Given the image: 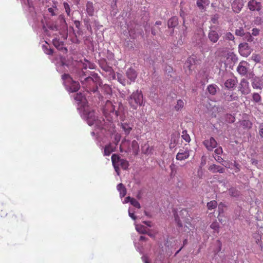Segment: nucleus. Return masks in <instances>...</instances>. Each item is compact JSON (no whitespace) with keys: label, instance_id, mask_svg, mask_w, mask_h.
<instances>
[{"label":"nucleus","instance_id":"1","mask_svg":"<svg viewBox=\"0 0 263 263\" xmlns=\"http://www.w3.org/2000/svg\"><path fill=\"white\" fill-rule=\"evenodd\" d=\"M74 99L78 103V109L81 117L86 121L89 126H95V129L91 132V135L92 136L96 135L99 141L100 139L102 138V135H104L106 132V129L104 128V119L102 117L99 118L95 116L93 110H91L87 105L86 98L82 93H77Z\"/></svg>","mask_w":263,"mask_h":263},{"label":"nucleus","instance_id":"2","mask_svg":"<svg viewBox=\"0 0 263 263\" xmlns=\"http://www.w3.org/2000/svg\"><path fill=\"white\" fill-rule=\"evenodd\" d=\"M94 67L93 63L85 60L83 64L82 69L78 73V77L86 91L95 92L98 89L97 85L101 86L100 79L98 74L87 70V68L92 69Z\"/></svg>","mask_w":263,"mask_h":263},{"label":"nucleus","instance_id":"3","mask_svg":"<svg viewBox=\"0 0 263 263\" xmlns=\"http://www.w3.org/2000/svg\"><path fill=\"white\" fill-rule=\"evenodd\" d=\"M24 10L28 13L29 18L32 19L35 24L42 20L41 13L36 12L31 0H21Z\"/></svg>","mask_w":263,"mask_h":263},{"label":"nucleus","instance_id":"4","mask_svg":"<svg viewBox=\"0 0 263 263\" xmlns=\"http://www.w3.org/2000/svg\"><path fill=\"white\" fill-rule=\"evenodd\" d=\"M188 213L187 211L185 209H182L179 212V213L175 212L174 213L175 220L177 224V226L179 228L183 227V223H185L186 224L185 225L183 228L184 231H187V229L191 230V228H193L192 224L189 221V219L186 218Z\"/></svg>","mask_w":263,"mask_h":263},{"label":"nucleus","instance_id":"5","mask_svg":"<svg viewBox=\"0 0 263 263\" xmlns=\"http://www.w3.org/2000/svg\"><path fill=\"white\" fill-rule=\"evenodd\" d=\"M128 101L134 109H136L139 106L143 105V95L142 91L139 89L134 91L128 98Z\"/></svg>","mask_w":263,"mask_h":263},{"label":"nucleus","instance_id":"6","mask_svg":"<svg viewBox=\"0 0 263 263\" xmlns=\"http://www.w3.org/2000/svg\"><path fill=\"white\" fill-rule=\"evenodd\" d=\"M103 112L106 118H107V120L109 122L114 120L119 115L118 112L115 109V105L109 100L106 102L103 108Z\"/></svg>","mask_w":263,"mask_h":263},{"label":"nucleus","instance_id":"7","mask_svg":"<svg viewBox=\"0 0 263 263\" xmlns=\"http://www.w3.org/2000/svg\"><path fill=\"white\" fill-rule=\"evenodd\" d=\"M111 161L115 170L118 176L120 175V166L123 170H127L129 166L128 162L127 160L121 159L120 157L116 154H113L112 155Z\"/></svg>","mask_w":263,"mask_h":263},{"label":"nucleus","instance_id":"8","mask_svg":"<svg viewBox=\"0 0 263 263\" xmlns=\"http://www.w3.org/2000/svg\"><path fill=\"white\" fill-rule=\"evenodd\" d=\"M63 83L66 89L69 92H76L80 88L78 82L73 81L68 74H64L62 76Z\"/></svg>","mask_w":263,"mask_h":263},{"label":"nucleus","instance_id":"9","mask_svg":"<svg viewBox=\"0 0 263 263\" xmlns=\"http://www.w3.org/2000/svg\"><path fill=\"white\" fill-rule=\"evenodd\" d=\"M100 66L102 70L106 73L104 74L105 76L109 80L116 79V73L111 66L108 65L105 62H101Z\"/></svg>","mask_w":263,"mask_h":263},{"label":"nucleus","instance_id":"10","mask_svg":"<svg viewBox=\"0 0 263 263\" xmlns=\"http://www.w3.org/2000/svg\"><path fill=\"white\" fill-rule=\"evenodd\" d=\"M239 90L242 95H247L250 93L251 88L249 86V82L245 79H242L239 84L238 87Z\"/></svg>","mask_w":263,"mask_h":263},{"label":"nucleus","instance_id":"11","mask_svg":"<svg viewBox=\"0 0 263 263\" xmlns=\"http://www.w3.org/2000/svg\"><path fill=\"white\" fill-rule=\"evenodd\" d=\"M203 143L209 151H212L217 145V142L213 137L204 140Z\"/></svg>","mask_w":263,"mask_h":263},{"label":"nucleus","instance_id":"12","mask_svg":"<svg viewBox=\"0 0 263 263\" xmlns=\"http://www.w3.org/2000/svg\"><path fill=\"white\" fill-rule=\"evenodd\" d=\"M243 6V0H234L232 4V8L235 13H239Z\"/></svg>","mask_w":263,"mask_h":263},{"label":"nucleus","instance_id":"13","mask_svg":"<svg viewBox=\"0 0 263 263\" xmlns=\"http://www.w3.org/2000/svg\"><path fill=\"white\" fill-rule=\"evenodd\" d=\"M46 35L48 36L57 35L59 33L58 27L54 24H51L48 26V29H45Z\"/></svg>","mask_w":263,"mask_h":263},{"label":"nucleus","instance_id":"14","mask_svg":"<svg viewBox=\"0 0 263 263\" xmlns=\"http://www.w3.org/2000/svg\"><path fill=\"white\" fill-rule=\"evenodd\" d=\"M252 86L254 89H261L263 88V80L262 78L255 77L251 80Z\"/></svg>","mask_w":263,"mask_h":263},{"label":"nucleus","instance_id":"15","mask_svg":"<svg viewBox=\"0 0 263 263\" xmlns=\"http://www.w3.org/2000/svg\"><path fill=\"white\" fill-rule=\"evenodd\" d=\"M126 75L128 80L130 83L135 82L137 78V74L135 69L132 68H128L126 72Z\"/></svg>","mask_w":263,"mask_h":263},{"label":"nucleus","instance_id":"16","mask_svg":"<svg viewBox=\"0 0 263 263\" xmlns=\"http://www.w3.org/2000/svg\"><path fill=\"white\" fill-rule=\"evenodd\" d=\"M238 82L237 79L235 77L228 79L224 83V86L228 89H232L235 87Z\"/></svg>","mask_w":263,"mask_h":263},{"label":"nucleus","instance_id":"17","mask_svg":"<svg viewBox=\"0 0 263 263\" xmlns=\"http://www.w3.org/2000/svg\"><path fill=\"white\" fill-rule=\"evenodd\" d=\"M120 150L121 152H128L131 151L130 147V142L128 140L126 139H123L122 141L120 146Z\"/></svg>","mask_w":263,"mask_h":263},{"label":"nucleus","instance_id":"18","mask_svg":"<svg viewBox=\"0 0 263 263\" xmlns=\"http://www.w3.org/2000/svg\"><path fill=\"white\" fill-rule=\"evenodd\" d=\"M208 39L213 43H216L219 39V35L215 30H210L208 33Z\"/></svg>","mask_w":263,"mask_h":263},{"label":"nucleus","instance_id":"19","mask_svg":"<svg viewBox=\"0 0 263 263\" xmlns=\"http://www.w3.org/2000/svg\"><path fill=\"white\" fill-rule=\"evenodd\" d=\"M248 7L251 11H259L261 9V5L259 2H256L255 0L250 1L248 3Z\"/></svg>","mask_w":263,"mask_h":263},{"label":"nucleus","instance_id":"20","mask_svg":"<svg viewBox=\"0 0 263 263\" xmlns=\"http://www.w3.org/2000/svg\"><path fill=\"white\" fill-rule=\"evenodd\" d=\"M54 46L59 50L63 51L64 52H67V49L64 47V43L62 41H60L57 38H54L52 40Z\"/></svg>","mask_w":263,"mask_h":263},{"label":"nucleus","instance_id":"21","mask_svg":"<svg viewBox=\"0 0 263 263\" xmlns=\"http://www.w3.org/2000/svg\"><path fill=\"white\" fill-rule=\"evenodd\" d=\"M86 11L87 14L90 16H93L95 9L93 3L91 1H88L86 3Z\"/></svg>","mask_w":263,"mask_h":263},{"label":"nucleus","instance_id":"22","mask_svg":"<svg viewBox=\"0 0 263 263\" xmlns=\"http://www.w3.org/2000/svg\"><path fill=\"white\" fill-rule=\"evenodd\" d=\"M190 156L188 151L180 150L176 155V159L178 160H183L187 159Z\"/></svg>","mask_w":263,"mask_h":263},{"label":"nucleus","instance_id":"23","mask_svg":"<svg viewBox=\"0 0 263 263\" xmlns=\"http://www.w3.org/2000/svg\"><path fill=\"white\" fill-rule=\"evenodd\" d=\"M246 64L245 62H240L237 68V71L242 76L245 75L247 72V68L245 65Z\"/></svg>","mask_w":263,"mask_h":263},{"label":"nucleus","instance_id":"24","mask_svg":"<svg viewBox=\"0 0 263 263\" xmlns=\"http://www.w3.org/2000/svg\"><path fill=\"white\" fill-rule=\"evenodd\" d=\"M209 170L213 173H223L224 171V168H223L219 165H217L216 164L211 165L209 167Z\"/></svg>","mask_w":263,"mask_h":263},{"label":"nucleus","instance_id":"25","mask_svg":"<svg viewBox=\"0 0 263 263\" xmlns=\"http://www.w3.org/2000/svg\"><path fill=\"white\" fill-rule=\"evenodd\" d=\"M116 147L111 143L105 145L104 148V155L109 156L112 152L115 151Z\"/></svg>","mask_w":263,"mask_h":263},{"label":"nucleus","instance_id":"26","mask_svg":"<svg viewBox=\"0 0 263 263\" xmlns=\"http://www.w3.org/2000/svg\"><path fill=\"white\" fill-rule=\"evenodd\" d=\"M116 76L117 77L118 81L123 86H125L127 84H130V82L128 80H127L122 73H117V74H116Z\"/></svg>","mask_w":263,"mask_h":263},{"label":"nucleus","instance_id":"27","mask_svg":"<svg viewBox=\"0 0 263 263\" xmlns=\"http://www.w3.org/2000/svg\"><path fill=\"white\" fill-rule=\"evenodd\" d=\"M239 51L241 54L247 56L248 53L249 52V49H248V45L247 43L240 44L239 45Z\"/></svg>","mask_w":263,"mask_h":263},{"label":"nucleus","instance_id":"28","mask_svg":"<svg viewBox=\"0 0 263 263\" xmlns=\"http://www.w3.org/2000/svg\"><path fill=\"white\" fill-rule=\"evenodd\" d=\"M117 190L120 193L121 198L124 197L126 194V189L122 183H119L117 186Z\"/></svg>","mask_w":263,"mask_h":263},{"label":"nucleus","instance_id":"29","mask_svg":"<svg viewBox=\"0 0 263 263\" xmlns=\"http://www.w3.org/2000/svg\"><path fill=\"white\" fill-rule=\"evenodd\" d=\"M178 25V18L176 16L172 17L168 21L167 25L168 28H174Z\"/></svg>","mask_w":263,"mask_h":263},{"label":"nucleus","instance_id":"30","mask_svg":"<svg viewBox=\"0 0 263 263\" xmlns=\"http://www.w3.org/2000/svg\"><path fill=\"white\" fill-rule=\"evenodd\" d=\"M195 63L194 59L192 57H190L187 59L184 64V67L188 68L189 70H191L192 66Z\"/></svg>","mask_w":263,"mask_h":263},{"label":"nucleus","instance_id":"31","mask_svg":"<svg viewBox=\"0 0 263 263\" xmlns=\"http://www.w3.org/2000/svg\"><path fill=\"white\" fill-rule=\"evenodd\" d=\"M184 106V101L181 99H179L177 101V102L176 104L174 106V109L176 111H179Z\"/></svg>","mask_w":263,"mask_h":263},{"label":"nucleus","instance_id":"32","mask_svg":"<svg viewBox=\"0 0 263 263\" xmlns=\"http://www.w3.org/2000/svg\"><path fill=\"white\" fill-rule=\"evenodd\" d=\"M139 144L138 142L136 140H133L131 144V150L133 151V152L135 154L137 155L138 152L139 150Z\"/></svg>","mask_w":263,"mask_h":263},{"label":"nucleus","instance_id":"33","mask_svg":"<svg viewBox=\"0 0 263 263\" xmlns=\"http://www.w3.org/2000/svg\"><path fill=\"white\" fill-rule=\"evenodd\" d=\"M136 230L139 233L145 234L147 233L146 228L141 224H137L135 223Z\"/></svg>","mask_w":263,"mask_h":263},{"label":"nucleus","instance_id":"34","mask_svg":"<svg viewBox=\"0 0 263 263\" xmlns=\"http://www.w3.org/2000/svg\"><path fill=\"white\" fill-rule=\"evenodd\" d=\"M42 48L44 52L47 54H52L53 53V50L49 47V45L46 42V44H44L42 46Z\"/></svg>","mask_w":263,"mask_h":263},{"label":"nucleus","instance_id":"35","mask_svg":"<svg viewBox=\"0 0 263 263\" xmlns=\"http://www.w3.org/2000/svg\"><path fill=\"white\" fill-rule=\"evenodd\" d=\"M209 3V0H197V5L200 9H203L204 5H208Z\"/></svg>","mask_w":263,"mask_h":263},{"label":"nucleus","instance_id":"36","mask_svg":"<svg viewBox=\"0 0 263 263\" xmlns=\"http://www.w3.org/2000/svg\"><path fill=\"white\" fill-rule=\"evenodd\" d=\"M229 194L231 196L237 197L239 196V192L235 188L232 187L229 190Z\"/></svg>","mask_w":263,"mask_h":263},{"label":"nucleus","instance_id":"37","mask_svg":"<svg viewBox=\"0 0 263 263\" xmlns=\"http://www.w3.org/2000/svg\"><path fill=\"white\" fill-rule=\"evenodd\" d=\"M217 86L214 84H211L208 87V90L209 92L212 95H214L217 91Z\"/></svg>","mask_w":263,"mask_h":263},{"label":"nucleus","instance_id":"38","mask_svg":"<svg viewBox=\"0 0 263 263\" xmlns=\"http://www.w3.org/2000/svg\"><path fill=\"white\" fill-rule=\"evenodd\" d=\"M63 6L67 16L70 17L72 15V13L71 12V9L69 5L67 3L64 2L63 3Z\"/></svg>","mask_w":263,"mask_h":263},{"label":"nucleus","instance_id":"39","mask_svg":"<svg viewBox=\"0 0 263 263\" xmlns=\"http://www.w3.org/2000/svg\"><path fill=\"white\" fill-rule=\"evenodd\" d=\"M101 88L102 90L107 95H110L112 92V90L109 85L107 84L103 85Z\"/></svg>","mask_w":263,"mask_h":263},{"label":"nucleus","instance_id":"40","mask_svg":"<svg viewBox=\"0 0 263 263\" xmlns=\"http://www.w3.org/2000/svg\"><path fill=\"white\" fill-rule=\"evenodd\" d=\"M122 127L125 134L126 135L129 134L132 129L131 126L127 123H123L122 124Z\"/></svg>","mask_w":263,"mask_h":263},{"label":"nucleus","instance_id":"41","mask_svg":"<svg viewBox=\"0 0 263 263\" xmlns=\"http://www.w3.org/2000/svg\"><path fill=\"white\" fill-rule=\"evenodd\" d=\"M252 100L255 103H259L261 100V97L258 93L254 92L252 94Z\"/></svg>","mask_w":263,"mask_h":263},{"label":"nucleus","instance_id":"42","mask_svg":"<svg viewBox=\"0 0 263 263\" xmlns=\"http://www.w3.org/2000/svg\"><path fill=\"white\" fill-rule=\"evenodd\" d=\"M217 206V202L215 200H212L207 203L208 209L210 210H213Z\"/></svg>","mask_w":263,"mask_h":263},{"label":"nucleus","instance_id":"43","mask_svg":"<svg viewBox=\"0 0 263 263\" xmlns=\"http://www.w3.org/2000/svg\"><path fill=\"white\" fill-rule=\"evenodd\" d=\"M182 138L186 142H190L191 138L186 130H183L182 133Z\"/></svg>","mask_w":263,"mask_h":263},{"label":"nucleus","instance_id":"44","mask_svg":"<svg viewBox=\"0 0 263 263\" xmlns=\"http://www.w3.org/2000/svg\"><path fill=\"white\" fill-rule=\"evenodd\" d=\"M200 47L202 49V50L204 52H208L211 49V47L210 46V45L204 42L201 43Z\"/></svg>","mask_w":263,"mask_h":263},{"label":"nucleus","instance_id":"45","mask_svg":"<svg viewBox=\"0 0 263 263\" xmlns=\"http://www.w3.org/2000/svg\"><path fill=\"white\" fill-rule=\"evenodd\" d=\"M245 39L248 41V42H255L254 40V38L252 36V35L249 33V32H248L245 35Z\"/></svg>","mask_w":263,"mask_h":263},{"label":"nucleus","instance_id":"46","mask_svg":"<svg viewBox=\"0 0 263 263\" xmlns=\"http://www.w3.org/2000/svg\"><path fill=\"white\" fill-rule=\"evenodd\" d=\"M235 34L237 36H242L243 35H245L246 34L245 33L243 29L242 28L240 27L238 29H236Z\"/></svg>","mask_w":263,"mask_h":263},{"label":"nucleus","instance_id":"47","mask_svg":"<svg viewBox=\"0 0 263 263\" xmlns=\"http://www.w3.org/2000/svg\"><path fill=\"white\" fill-rule=\"evenodd\" d=\"M130 204L137 209H140L141 208L140 204L139 203V202L136 199L133 198L130 201Z\"/></svg>","mask_w":263,"mask_h":263},{"label":"nucleus","instance_id":"48","mask_svg":"<svg viewBox=\"0 0 263 263\" xmlns=\"http://www.w3.org/2000/svg\"><path fill=\"white\" fill-rule=\"evenodd\" d=\"M57 10L58 9L56 6H53L48 9V11L49 12V13L51 14L52 16L56 15V12H57Z\"/></svg>","mask_w":263,"mask_h":263},{"label":"nucleus","instance_id":"49","mask_svg":"<svg viewBox=\"0 0 263 263\" xmlns=\"http://www.w3.org/2000/svg\"><path fill=\"white\" fill-rule=\"evenodd\" d=\"M224 37L226 40L233 41L234 40V36L231 32H227Z\"/></svg>","mask_w":263,"mask_h":263},{"label":"nucleus","instance_id":"50","mask_svg":"<svg viewBox=\"0 0 263 263\" xmlns=\"http://www.w3.org/2000/svg\"><path fill=\"white\" fill-rule=\"evenodd\" d=\"M135 211L132 210L130 208L128 209V215L133 220H136V216L135 215Z\"/></svg>","mask_w":263,"mask_h":263},{"label":"nucleus","instance_id":"51","mask_svg":"<svg viewBox=\"0 0 263 263\" xmlns=\"http://www.w3.org/2000/svg\"><path fill=\"white\" fill-rule=\"evenodd\" d=\"M120 139H121L120 135L118 133L116 134L114 136V142L115 143V146H116L118 145V143L120 141Z\"/></svg>","mask_w":263,"mask_h":263},{"label":"nucleus","instance_id":"52","mask_svg":"<svg viewBox=\"0 0 263 263\" xmlns=\"http://www.w3.org/2000/svg\"><path fill=\"white\" fill-rule=\"evenodd\" d=\"M84 22H85V25L87 28V29L88 30V31H89L90 32H92V28H91V26L89 23V21L88 20H84Z\"/></svg>","mask_w":263,"mask_h":263},{"label":"nucleus","instance_id":"53","mask_svg":"<svg viewBox=\"0 0 263 263\" xmlns=\"http://www.w3.org/2000/svg\"><path fill=\"white\" fill-rule=\"evenodd\" d=\"M259 32H260L259 29L256 28H254L252 30L251 34L253 36H256L259 34Z\"/></svg>","mask_w":263,"mask_h":263},{"label":"nucleus","instance_id":"54","mask_svg":"<svg viewBox=\"0 0 263 263\" xmlns=\"http://www.w3.org/2000/svg\"><path fill=\"white\" fill-rule=\"evenodd\" d=\"M251 58L253 60L257 63L259 62L260 60V56L256 54H253Z\"/></svg>","mask_w":263,"mask_h":263},{"label":"nucleus","instance_id":"55","mask_svg":"<svg viewBox=\"0 0 263 263\" xmlns=\"http://www.w3.org/2000/svg\"><path fill=\"white\" fill-rule=\"evenodd\" d=\"M215 154L217 155H220L222 154L223 150L221 147L219 146L216 148L214 151Z\"/></svg>","mask_w":263,"mask_h":263},{"label":"nucleus","instance_id":"56","mask_svg":"<svg viewBox=\"0 0 263 263\" xmlns=\"http://www.w3.org/2000/svg\"><path fill=\"white\" fill-rule=\"evenodd\" d=\"M74 24L76 27L79 30V31H78V33L80 34H81V31L80 30V26H81L80 22L79 21H74Z\"/></svg>","mask_w":263,"mask_h":263},{"label":"nucleus","instance_id":"57","mask_svg":"<svg viewBox=\"0 0 263 263\" xmlns=\"http://www.w3.org/2000/svg\"><path fill=\"white\" fill-rule=\"evenodd\" d=\"M211 228L215 231H217L219 228L218 224L217 222H213L211 225Z\"/></svg>","mask_w":263,"mask_h":263},{"label":"nucleus","instance_id":"58","mask_svg":"<svg viewBox=\"0 0 263 263\" xmlns=\"http://www.w3.org/2000/svg\"><path fill=\"white\" fill-rule=\"evenodd\" d=\"M215 159L216 160V161L217 162H218L224 165V164L223 163V162H224V161L221 157L218 156L217 157H215Z\"/></svg>","mask_w":263,"mask_h":263},{"label":"nucleus","instance_id":"59","mask_svg":"<svg viewBox=\"0 0 263 263\" xmlns=\"http://www.w3.org/2000/svg\"><path fill=\"white\" fill-rule=\"evenodd\" d=\"M227 119L229 123H233L235 121V117L231 115H227Z\"/></svg>","mask_w":263,"mask_h":263},{"label":"nucleus","instance_id":"60","mask_svg":"<svg viewBox=\"0 0 263 263\" xmlns=\"http://www.w3.org/2000/svg\"><path fill=\"white\" fill-rule=\"evenodd\" d=\"M237 98V96L235 95V94H232L229 97H228L227 100L228 101H232L236 100Z\"/></svg>","mask_w":263,"mask_h":263},{"label":"nucleus","instance_id":"61","mask_svg":"<svg viewBox=\"0 0 263 263\" xmlns=\"http://www.w3.org/2000/svg\"><path fill=\"white\" fill-rule=\"evenodd\" d=\"M254 24L257 25H259L261 24V18L260 17H255L254 21Z\"/></svg>","mask_w":263,"mask_h":263},{"label":"nucleus","instance_id":"62","mask_svg":"<svg viewBox=\"0 0 263 263\" xmlns=\"http://www.w3.org/2000/svg\"><path fill=\"white\" fill-rule=\"evenodd\" d=\"M218 19V16L217 14L214 15L211 18V21L213 24H216Z\"/></svg>","mask_w":263,"mask_h":263},{"label":"nucleus","instance_id":"63","mask_svg":"<svg viewBox=\"0 0 263 263\" xmlns=\"http://www.w3.org/2000/svg\"><path fill=\"white\" fill-rule=\"evenodd\" d=\"M259 135L263 138V124H261L259 126Z\"/></svg>","mask_w":263,"mask_h":263},{"label":"nucleus","instance_id":"64","mask_svg":"<svg viewBox=\"0 0 263 263\" xmlns=\"http://www.w3.org/2000/svg\"><path fill=\"white\" fill-rule=\"evenodd\" d=\"M142 259L144 263H149L148 259L146 256H143L142 257Z\"/></svg>","mask_w":263,"mask_h":263}]
</instances>
